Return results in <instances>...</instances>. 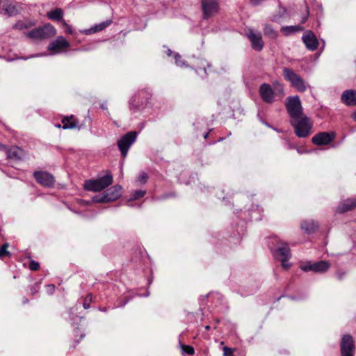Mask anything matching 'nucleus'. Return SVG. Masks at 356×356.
Masks as SVG:
<instances>
[{"instance_id":"nucleus-16","label":"nucleus","mask_w":356,"mask_h":356,"mask_svg":"<svg viewBox=\"0 0 356 356\" xmlns=\"http://www.w3.org/2000/svg\"><path fill=\"white\" fill-rule=\"evenodd\" d=\"M259 92L264 102L271 103L274 100L275 92L272 87L268 83H263L260 86Z\"/></svg>"},{"instance_id":"nucleus-9","label":"nucleus","mask_w":356,"mask_h":356,"mask_svg":"<svg viewBox=\"0 0 356 356\" xmlns=\"http://www.w3.org/2000/svg\"><path fill=\"white\" fill-rule=\"evenodd\" d=\"M0 148L6 154L7 159L14 161H22L25 156V152L17 146L8 147L5 145H0Z\"/></svg>"},{"instance_id":"nucleus-10","label":"nucleus","mask_w":356,"mask_h":356,"mask_svg":"<svg viewBox=\"0 0 356 356\" xmlns=\"http://www.w3.org/2000/svg\"><path fill=\"white\" fill-rule=\"evenodd\" d=\"M341 356H354L355 344L353 337L349 334L343 336L340 345Z\"/></svg>"},{"instance_id":"nucleus-11","label":"nucleus","mask_w":356,"mask_h":356,"mask_svg":"<svg viewBox=\"0 0 356 356\" xmlns=\"http://www.w3.org/2000/svg\"><path fill=\"white\" fill-rule=\"evenodd\" d=\"M33 177L37 182L43 186L51 188L55 184V178L49 172L44 171H35L33 173Z\"/></svg>"},{"instance_id":"nucleus-21","label":"nucleus","mask_w":356,"mask_h":356,"mask_svg":"<svg viewBox=\"0 0 356 356\" xmlns=\"http://www.w3.org/2000/svg\"><path fill=\"white\" fill-rule=\"evenodd\" d=\"M63 129H74L78 125V122L76 119L74 118L73 115L70 117H65L62 120Z\"/></svg>"},{"instance_id":"nucleus-5","label":"nucleus","mask_w":356,"mask_h":356,"mask_svg":"<svg viewBox=\"0 0 356 356\" xmlns=\"http://www.w3.org/2000/svg\"><path fill=\"white\" fill-rule=\"evenodd\" d=\"M283 75L298 92H305L306 90L307 87L304 80L293 70L284 67L283 69Z\"/></svg>"},{"instance_id":"nucleus-28","label":"nucleus","mask_w":356,"mask_h":356,"mask_svg":"<svg viewBox=\"0 0 356 356\" xmlns=\"http://www.w3.org/2000/svg\"><path fill=\"white\" fill-rule=\"evenodd\" d=\"M4 11L8 16H13L18 13L17 7L13 4H6L4 8Z\"/></svg>"},{"instance_id":"nucleus-15","label":"nucleus","mask_w":356,"mask_h":356,"mask_svg":"<svg viewBox=\"0 0 356 356\" xmlns=\"http://www.w3.org/2000/svg\"><path fill=\"white\" fill-rule=\"evenodd\" d=\"M70 47V43L63 36H58L55 40L49 43L47 49L52 51L55 54H58L62 51L63 48Z\"/></svg>"},{"instance_id":"nucleus-17","label":"nucleus","mask_w":356,"mask_h":356,"mask_svg":"<svg viewBox=\"0 0 356 356\" xmlns=\"http://www.w3.org/2000/svg\"><path fill=\"white\" fill-rule=\"evenodd\" d=\"M356 207V197L348 198L341 202L336 209L339 213H343L353 210Z\"/></svg>"},{"instance_id":"nucleus-18","label":"nucleus","mask_w":356,"mask_h":356,"mask_svg":"<svg viewBox=\"0 0 356 356\" xmlns=\"http://www.w3.org/2000/svg\"><path fill=\"white\" fill-rule=\"evenodd\" d=\"M341 101L347 106H356V90H345L341 95Z\"/></svg>"},{"instance_id":"nucleus-34","label":"nucleus","mask_w":356,"mask_h":356,"mask_svg":"<svg viewBox=\"0 0 356 356\" xmlns=\"http://www.w3.org/2000/svg\"><path fill=\"white\" fill-rule=\"evenodd\" d=\"M223 355L224 356H234L232 350L227 346L223 348Z\"/></svg>"},{"instance_id":"nucleus-39","label":"nucleus","mask_w":356,"mask_h":356,"mask_svg":"<svg viewBox=\"0 0 356 356\" xmlns=\"http://www.w3.org/2000/svg\"><path fill=\"white\" fill-rule=\"evenodd\" d=\"M312 267H313V264H309V265H306V266H303L302 268V269L304 271H307V270H312Z\"/></svg>"},{"instance_id":"nucleus-45","label":"nucleus","mask_w":356,"mask_h":356,"mask_svg":"<svg viewBox=\"0 0 356 356\" xmlns=\"http://www.w3.org/2000/svg\"><path fill=\"white\" fill-rule=\"evenodd\" d=\"M306 19H307V18H306V17H305V18L303 19V20H302V23L305 22Z\"/></svg>"},{"instance_id":"nucleus-41","label":"nucleus","mask_w":356,"mask_h":356,"mask_svg":"<svg viewBox=\"0 0 356 356\" xmlns=\"http://www.w3.org/2000/svg\"><path fill=\"white\" fill-rule=\"evenodd\" d=\"M275 85H276V86H281V88H282V85H280L277 81H275ZM282 92H283V88H282Z\"/></svg>"},{"instance_id":"nucleus-38","label":"nucleus","mask_w":356,"mask_h":356,"mask_svg":"<svg viewBox=\"0 0 356 356\" xmlns=\"http://www.w3.org/2000/svg\"><path fill=\"white\" fill-rule=\"evenodd\" d=\"M138 179L140 181L145 183L147 179V175L145 172H143L140 174Z\"/></svg>"},{"instance_id":"nucleus-8","label":"nucleus","mask_w":356,"mask_h":356,"mask_svg":"<svg viewBox=\"0 0 356 356\" xmlns=\"http://www.w3.org/2000/svg\"><path fill=\"white\" fill-rule=\"evenodd\" d=\"M203 18L209 19L219 12V3L217 0H202Z\"/></svg>"},{"instance_id":"nucleus-31","label":"nucleus","mask_w":356,"mask_h":356,"mask_svg":"<svg viewBox=\"0 0 356 356\" xmlns=\"http://www.w3.org/2000/svg\"><path fill=\"white\" fill-rule=\"evenodd\" d=\"M181 349L184 352L191 355L195 353L194 348L191 346L183 345Z\"/></svg>"},{"instance_id":"nucleus-2","label":"nucleus","mask_w":356,"mask_h":356,"mask_svg":"<svg viewBox=\"0 0 356 356\" xmlns=\"http://www.w3.org/2000/svg\"><path fill=\"white\" fill-rule=\"evenodd\" d=\"M56 34V29L50 24H44L26 33V37L33 41L44 40L54 37Z\"/></svg>"},{"instance_id":"nucleus-6","label":"nucleus","mask_w":356,"mask_h":356,"mask_svg":"<svg viewBox=\"0 0 356 356\" xmlns=\"http://www.w3.org/2000/svg\"><path fill=\"white\" fill-rule=\"evenodd\" d=\"M122 187L115 185L110 188L101 197L95 196L92 198L94 202H110L116 200L121 195Z\"/></svg>"},{"instance_id":"nucleus-24","label":"nucleus","mask_w":356,"mask_h":356,"mask_svg":"<svg viewBox=\"0 0 356 356\" xmlns=\"http://www.w3.org/2000/svg\"><path fill=\"white\" fill-rule=\"evenodd\" d=\"M35 20L19 21L14 25V28L19 30L27 29L35 26Z\"/></svg>"},{"instance_id":"nucleus-7","label":"nucleus","mask_w":356,"mask_h":356,"mask_svg":"<svg viewBox=\"0 0 356 356\" xmlns=\"http://www.w3.org/2000/svg\"><path fill=\"white\" fill-rule=\"evenodd\" d=\"M137 134L136 131H131L123 136L118 142V146L123 157L127 154L130 146L135 142Z\"/></svg>"},{"instance_id":"nucleus-30","label":"nucleus","mask_w":356,"mask_h":356,"mask_svg":"<svg viewBox=\"0 0 356 356\" xmlns=\"http://www.w3.org/2000/svg\"><path fill=\"white\" fill-rule=\"evenodd\" d=\"M92 302V296L88 294L84 299L83 307L84 309H88L90 308V303Z\"/></svg>"},{"instance_id":"nucleus-13","label":"nucleus","mask_w":356,"mask_h":356,"mask_svg":"<svg viewBox=\"0 0 356 356\" xmlns=\"http://www.w3.org/2000/svg\"><path fill=\"white\" fill-rule=\"evenodd\" d=\"M335 138L334 132H321L313 136L312 142L318 146L330 144Z\"/></svg>"},{"instance_id":"nucleus-26","label":"nucleus","mask_w":356,"mask_h":356,"mask_svg":"<svg viewBox=\"0 0 356 356\" xmlns=\"http://www.w3.org/2000/svg\"><path fill=\"white\" fill-rule=\"evenodd\" d=\"M303 30L302 26L300 25L297 26H283L281 29L282 32H283L285 35H290L291 33L300 31Z\"/></svg>"},{"instance_id":"nucleus-42","label":"nucleus","mask_w":356,"mask_h":356,"mask_svg":"<svg viewBox=\"0 0 356 356\" xmlns=\"http://www.w3.org/2000/svg\"><path fill=\"white\" fill-rule=\"evenodd\" d=\"M353 119L356 121V111L353 114Z\"/></svg>"},{"instance_id":"nucleus-22","label":"nucleus","mask_w":356,"mask_h":356,"mask_svg":"<svg viewBox=\"0 0 356 356\" xmlns=\"http://www.w3.org/2000/svg\"><path fill=\"white\" fill-rule=\"evenodd\" d=\"M318 225L315 222L310 221H305L302 223L301 227L305 232L307 234H311L314 232L318 229Z\"/></svg>"},{"instance_id":"nucleus-1","label":"nucleus","mask_w":356,"mask_h":356,"mask_svg":"<svg viewBox=\"0 0 356 356\" xmlns=\"http://www.w3.org/2000/svg\"><path fill=\"white\" fill-rule=\"evenodd\" d=\"M113 176L110 172H106L103 177H99L94 179L86 180L84 188L93 192L101 191L113 184Z\"/></svg>"},{"instance_id":"nucleus-29","label":"nucleus","mask_w":356,"mask_h":356,"mask_svg":"<svg viewBox=\"0 0 356 356\" xmlns=\"http://www.w3.org/2000/svg\"><path fill=\"white\" fill-rule=\"evenodd\" d=\"M8 244L4 243L0 248V258L3 257L4 256H10V253L8 251Z\"/></svg>"},{"instance_id":"nucleus-23","label":"nucleus","mask_w":356,"mask_h":356,"mask_svg":"<svg viewBox=\"0 0 356 356\" xmlns=\"http://www.w3.org/2000/svg\"><path fill=\"white\" fill-rule=\"evenodd\" d=\"M47 16L50 19L61 21L63 17V11L61 8H56L48 12Z\"/></svg>"},{"instance_id":"nucleus-19","label":"nucleus","mask_w":356,"mask_h":356,"mask_svg":"<svg viewBox=\"0 0 356 356\" xmlns=\"http://www.w3.org/2000/svg\"><path fill=\"white\" fill-rule=\"evenodd\" d=\"M112 22H113L112 19H108L105 22H101L99 24H95L91 28L84 30L83 31V33H84L86 35H88V34L95 33L104 30V29H106L108 26L111 24Z\"/></svg>"},{"instance_id":"nucleus-44","label":"nucleus","mask_w":356,"mask_h":356,"mask_svg":"<svg viewBox=\"0 0 356 356\" xmlns=\"http://www.w3.org/2000/svg\"><path fill=\"white\" fill-rule=\"evenodd\" d=\"M205 329L207 330H210V326L209 325H206L205 326Z\"/></svg>"},{"instance_id":"nucleus-27","label":"nucleus","mask_w":356,"mask_h":356,"mask_svg":"<svg viewBox=\"0 0 356 356\" xmlns=\"http://www.w3.org/2000/svg\"><path fill=\"white\" fill-rule=\"evenodd\" d=\"M264 34L271 38H276L277 37V32L270 24H266L264 29Z\"/></svg>"},{"instance_id":"nucleus-14","label":"nucleus","mask_w":356,"mask_h":356,"mask_svg":"<svg viewBox=\"0 0 356 356\" xmlns=\"http://www.w3.org/2000/svg\"><path fill=\"white\" fill-rule=\"evenodd\" d=\"M302 40L307 49L310 51L316 50L318 47V41L314 33L307 31L302 37Z\"/></svg>"},{"instance_id":"nucleus-25","label":"nucleus","mask_w":356,"mask_h":356,"mask_svg":"<svg viewBox=\"0 0 356 356\" xmlns=\"http://www.w3.org/2000/svg\"><path fill=\"white\" fill-rule=\"evenodd\" d=\"M278 259H289L291 257V250L287 244L281 247L277 250Z\"/></svg>"},{"instance_id":"nucleus-36","label":"nucleus","mask_w":356,"mask_h":356,"mask_svg":"<svg viewBox=\"0 0 356 356\" xmlns=\"http://www.w3.org/2000/svg\"><path fill=\"white\" fill-rule=\"evenodd\" d=\"M62 24L66 28V32L68 34H72L73 33L72 27L65 21H63Z\"/></svg>"},{"instance_id":"nucleus-43","label":"nucleus","mask_w":356,"mask_h":356,"mask_svg":"<svg viewBox=\"0 0 356 356\" xmlns=\"http://www.w3.org/2000/svg\"><path fill=\"white\" fill-rule=\"evenodd\" d=\"M177 58H180V56H179V55H176V56H175L176 62H177V65H179V63H178V60H177Z\"/></svg>"},{"instance_id":"nucleus-12","label":"nucleus","mask_w":356,"mask_h":356,"mask_svg":"<svg viewBox=\"0 0 356 356\" xmlns=\"http://www.w3.org/2000/svg\"><path fill=\"white\" fill-rule=\"evenodd\" d=\"M246 35L251 42L252 47L254 49L259 51L263 49L264 42L260 32L254 31L252 29H248Z\"/></svg>"},{"instance_id":"nucleus-4","label":"nucleus","mask_w":356,"mask_h":356,"mask_svg":"<svg viewBox=\"0 0 356 356\" xmlns=\"http://www.w3.org/2000/svg\"><path fill=\"white\" fill-rule=\"evenodd\" d=\"M286 108L291 120L298 119L302 113L301 101L298 96H292L286 99Z\"/></svg>"},{"instance_id":"nucleus-40","label":"nucleus","mask_w":356,"mask_h":356,"mask_svg":"<svg viewBox=\"0 0 356 356\" xmlns=\"http://www.w3.org/2000/svg\"><path fill=\"white\" fill-rule=\"evenodd\" d=\"M47 288L49 289L51 293H53L55 289V286L54 284H49L47 286Z\"/></svg>"},{"instance_id":"nucleus-33","label":"nucleus","mask_w":356,"mask_h":356,"mask_svg":"<svg viewBox=\"0 0 356 356\" xmlns=\"http://www.w3.org/2000/svg\"><path fill=\"white\" fill-rule=\"evenodd\" d=\"M145 191H136L134 193L133 198L138 199V198L142 197L145 195Z\"/></svg>"},{"instance_id":"nucleus-32","label":"nucleus","mask_w":356,"mask_h":356,"mask_svg":"<svg viewBox=\"0 0 356 356\" xmlns=\"http://www.w3.org/2000/svg\"><path fill=\"white\" fill-rule=\"evenodd\" d=\"M40 268V264L34 260H31V262L29 264V268L31 270H37Z\"/></svg>"},{"instance_id":"nucleus-35","label":"nucleus","mask_w":356,"mask_h":356,"mask_svg":"<svg viewBox=\"0 0 356 356\" xmlns=\"http://www.w3.org/2000/svg\"><path fill=\"white\" fill-rule=\"evenodd\" d=\"M282 266L285 269H288L290 267V264L288 262L289 259H280Z\"/></svg>"},{"instance_id":"nucleus-3","label":"nucleus","mask_w":356,"mask_h":356,"mask_svg":"<svg viewBox=\"0 0 356 356\" xmlns=\"http://www.w3.org/2000/svg\"><path fill=\"white\" fill-rule=\"evenodd\" d=\"M291 124L298 137L305 138L310 134L312 123L306 115H302L298 119L291 120Z\"/></svg>"},{"instance_id":"nucleus-20","label":"nucleus","mask_w":356,"mask_h":356,"mask_svg":"<svg viewBox=\"0 0 356 356\" xmlns=\"http://www.w3.org/2000/svg\"><path fill=\"white\" fill-rule=\"evenodd\" d=\"M330 267V264L327 261H320L313 264L312 271L315 273H325Z\"/></svg>"},{"instance_id":"nucleus-37","label":"nucleus","mask_w":356,"mask_h":356,"mask_svg":"<svg viewBox=\"0 0 356 356\" xmlns=\"http://www.w3.org/2000/svg\"><path fill=\"white\" fill-rule=\"evenodd\" d=\"M346 272L344 271L339 270L337 272V277L339 280H342L344 278Z\"/></svg>"}]
</instances>
